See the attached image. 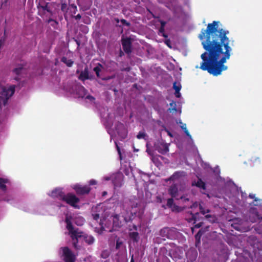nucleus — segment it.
<instances>
[{
    "instance_id": "nucleus-1",
    "label": "nucleus",
    "mask_w": 262,
    "mask_h": 262,
    "mask_svg": "<svg viewBox=\"0 0 262 262\" xmlns=\"http://www.w3.org/2000/svg\"><path fill=\"white\" fill-rule=\"evenodd\" d=\"M220 22L213 21L207 25L206 29H202L199 38L205 50L201 55L202 61L200 68L210 74L217 76L228 69L225 65L232 54L233 40L227 36L229 31L219 28Z\"/></svg>"
},
{
    "instance_id": "nucleus-2",
    "label": "nucleus",
    "mask_w": 262,
    "mask_h": 262,
    "mask_svg": "<svg viewBox=\"0 0 262 262\" xmlns=\"http://www.w3.org/2000/svg\"><path fill=\"white\" fill-rule=\"evenodd\" d=\"M16 85H10L8 86H3L1 95L0 96V107L7 104L8 99L14 94Z\"/></svg>"
},
{
    "instance_id": "nucleus-3",
    "label": "nucleus",
    "mask_w": 262,
    "mask_h": 262,
    "mask_svg": "<svg viewBox=\"0 0 262 262\" xmlns=\"http://www.w3.org/2000/svg\"><path fill=\"white\" fill-rule=\"evenodd\" d=\"M59 253L64 262H75L76 260V255L67 246L61 247Z\"/></svg>"
},
{
    "instance_id": "nucleus-4",
    "label": "nucleus",
    "mask_w": 262,
    "mask_h": 262,
    "mask_svg": "<svg viewBox=\"0 0 262 262\" xmlns=\"http://www.w3.org/2000/svg\"><path fill=\"white\" fill-rule=\"evenodd\" d=\"M62 201L75 209H79V206L77 204L80 202V199L73 193H68L66 194Z\"/></svg>"
},
{
    "instance_id": "nucleus-5",
    "label": "nucleus",
    "mask_w": 262,
    "mask_h": 262,
    "mask_svg": "<svg viewBox=\"0 0 262 262\" xmlns=\"http://www.w3.org/2000/svg\"><path fill=\"white\" fill-rule=\"evenodd\" d=\"M51 4L49 3L46 2L44 0H39L38 4L37 5V8L39 11V13H41V10L42 11V14H45L44 11H46L51 15L53 14V11L51 8Z\"/></svg>"
},
{
    "instance_id": "nucleus-6",
    "label": "nucleus",
    "mask_w": 262,
    "mask_h": 262,
    "mask_svg": "<svg viewBox=\"0 0 262 262\" xmlns=\"http://www.w3.org/2000/svg\"><path fill=\"white\" fill-rule=\"evenodd\" d=\"M154 148L159 153L164 155L169 151L168 146L161 140H158L154 144Z\"/></svg>"
},
{
    "instance_id": "nucleus-7",
    "label": "nucleus",
    "mask_w": 262,
    "mask_h": 262,
    "mask_svg": "<svg viewBox=\"0 0 262 262\" xmlns=\"http://www.w3.org/2000/svg\"><path fill=\"white\" fill-rule=\"evenodd\" d=\"M176 229L169 227H164L160 231V235L168 239H172L176 234Z\"/></svg>"
},
{
    "instance_id": "nucleus-8",
    "label": "nucleus",
    "mask_w": 262,
    "mask_h": 262,
    "mask_svg": "<svg viewBox=\"0 0 262 262\" xmlns=\"http://www.w3.org/2000/svg\"><path fill=\"white\" fill-rule=\"evenodd\" d=\"M25 73V69L22 65L19 66L18 67L14 68L12 70V74L14 76L13 79L18 82L20 81L23 75Z\"/></svg>"
},
{
    "instance_id": "nucleus-9",
    "label": "nucleus",
    "mask_w": 262,
    "mask_h": 262,
    "mask_svg": "<svg viewBox=\"0 0 262 262\" xmlns=\"http://www.w3.org/2000/svg\"><path fill=\"white\" fill-rule=\"evenodd\" d=\"M73 189L75 190L78 195L88 194L91 190L89 185L82 186L78 184L74 185L73 186Z\"/></svg>"
},
{
    "instance_id": "nucleus-10",
    "label": "nucleus",
    "mask_w": 262,
    "mask_h": 262,
    "mask_svg": "<svg viewBox=\"0 0 262 262\" xmlns=\"http://www.w3.org/2000/svg\"><path fill=\"white\" fill-rule=\"evenodd\" d=\"M82 236L83 232L80 231L70 235V237L72 240L73 247L76 250L80 249V246L78 245V243L79 241L82 239Z\"/></svg>"
},
{
    "instance_id": "nucleus-11",
    "label": "nucleus",
    "mask_w": 262,
    "mask_h": 262,
    "mask_svg": "<svg viewBox=\"0 0 262 262\" xmlns=\"http://www.w3.org/2000/svg\"><path fill=\"white\" fill-rule=\"evenodd\" d=\"M121 41L122 48L124 52L127 54H130L132 51L131 39L128 37L122 38Z\"/></svg>"
},
{
    "instance_id": "nucleus-12",
    "label": "nucleus",
    "mask_w": 262,
    "mask_h": 262,
    "mask_svg": "<svg viewBox=\"0 0 262 262\" xmlns=\"http://www.w3.org/2000/svg\"><path fill=\"white\" fill-rule=\"evenodd\" d=\"M167 206L170 208L172 211L180 212L183 210L182 207L178 206L174 203L173 198H169L167 200Z\"/></svg>"
},
{
    "instance_id": "nucleus-13",
    "label": "nucleus",
    "mask_w": 262,
    "mask_h": 262,
    "mask_svg": "<svg viewBox=\"0 0 262 262\" xmlns=\"http://www.w3.org/2000/svg\"><path fill=\"white\" fill-rule=\"evenodd\" d=\"M123 176L121 174H117L112 180V183L115 189L121 187L123 184Z\"/></svg>"
},
{
    "instance_id": "nucleus-14",
    "label": "nucleus",
    "mask_w": 262,
    "mask_h": 262,
    "mask_svg": "<svg viewBox=\"0 0 262 262\" xmlns=\"http://www.w3.org/2000/svg\"><path fill=\"white\" fill-rule=\"evenodd\" d=\"M168 192L169 194L173 198H175L176 200H179V199L177 198L178 196V188L176 184H172L169 188L168 190Z\"/></svg>"
},
{
    "instance_id": "nucleus-15",
    "label": "nucleus",
    "mask_w": 262,
    "mask_h": 262,
    "mask_svg": "<svg viewBox=\"0 0 262 262\" xmlns=\"http://www.w3.org/2000/svg\"><path fill=\"white\" fill-rule=\"evenodd\" d=\"M116 129L117 130L118 134L122 139H124L126 138L127 132L123 124L120 123L118 124Z\"/></svg>"
},
{
    "instance_id": "nucleus-16",
    "label": "nucleus",
    "mask_w": 262,
    "mask_h": 262,
    "mask_svg": "<svg viewBox=\"0 0 262 262\" xmlns=\"http://www.w3.org/2000/svg\"><path fill=\"white\" fill-rule=\"evenodd\" d=\"M66 193L62 191L61 188H56L51 192V195L53 197L57 198L59 200L62 201Z\"/></svg>"
},
{
    "instance_id": "nucleus-17",
    "label": "nucleus",
    "mask_w": 262,
    "mask_h": 262,
    "mask_svg": "<svg viewBox=\"0 0 262 262\" xmlns=\"http://www.w3.org/2000/svg\"><path fill=\"white\" fill-rule=\"evenodd\" d=\"M66 223L67 224V229L68 230L69 234L71 235L76 232L80 231L78 229H75L74 227L71 223V221L68 219H66Z\"/></svg>"
},
{
    "instance_id": "nucleus-18",
    "label": "nucleus",
    "mask_w": 262,
    "mask_h": 262,
    "mask_svg": "<svg viewBox=\"0 0 262 262\" xmlns=\"http://www.w3.org/2000/svg\"><path fill=\"white\" fill-rule=\"evenodd\" d=\"M185 172L184 171H176L168 179L169 181H176L179 180L180 178L184 177Z\"/></svg>"
},
{
    "instance_id": "nucleus-19",
    "label": "nucleus",
    "mask_w": 262,
    "mask_h": 262,
    "mask_svg": "<svg viewBox=\"0 0 262 262\" xmlns=\"http://www.w3.org/2000/svg\"><path fill=\"white\" fill-rule=\"evenodd\" d=\"M191 185L192 186H196L200 188H202L203 189H206L205 184L201 179H199L197 182L193 181L192 182Z\"/></svg>"
},
{
    "instance_id": "nucleus-20",
    "label": "nucleus",
    "mask_w": 262,
    "mask_h": 262,
    "mask_svg": "<svg viewBox=\"0 0 262 262\" xmlns=\"http://www.w3.org/2000/svg\"><path fill=\"white\" fill-rule=\"evenodd\" d=\"M82 239H83L89 245L92 244L94 242V238L92 236L85 234L83 232Z\"/></svg>"
},
{
    "instance_id": "nucleus-21",
    "label": "nucleus",
    "mask_w": 262,
    "mask_h": 262,
    "mask_svg": "<svg viewBox=\"0 0 262 262\" xmlns=\"http://www.w3.org/2000/svg\"><path fill=\"white\" fill-rule=\"evenodd\" d=\"M180 199L181 200L183 203L186 204V205H184V206L182 208L183 209L185 208L189 207L190 202L189 198H188L187 194H184L182 196H181L180 198Z\"/></svg>"
},
{
    "instance_id": "nucleus-22",
    "label": "nucleus",
    "mask_w": 262,
    "mask_h": 262,
    "mask_svg": "<svg viewBox=\"0 0 262 262\" xmlns=\"http://www.w3.org/2000/svg\"><path fill=\"white\" fill-rule=\"evenodd\" d=\"M9 182V180L3 178H0V189L3 191H6L7 186L6 184Z\"/></svg>"
},
{
    "instance_id": "nucleus-23",
    "label": "nucleus",
    "mask_w": 262,
    "mask_h": 262,
    "mask_svg": "<svg viewBox=\"0 0 262 262\" xmlns=\"http://www.w3.org/2000/svg\"><path fill=\"white\" fill-rule=\"evenodd\" d=\"M250 213L254 214L256 217V219H255L254 221H252V222H256L257 221H262V216H261L259 214L258 211H257V210L255 208H251L250 209Z\"/></svg>"
},
{
    "instance_id": "nucleus-24",
    "label": "nucleus",
    "mask_w": 262,
    "mask_h": 262,
    "mask_svg": "<svg viewBox=\"0 0 262 262\" xmlns=\"http://www.w3.org/2000/svg\"><path fill=\"white\" fill-rule=\"evenodd\" d=\"M129 237L133 240L134 242H138L139 241V233L137 232H132L129 233Z\"/></svg>"
},
{
    "instance_id": "nucleus-25",
    "label": "nucleus",
    "mask_w": 262,
    "mask_h": 262,
    "mask_svg": "<svg viewBox=\"0 0 262 262\" xmlns=\"http://www.w3.org/2000/svg\"><path fill=\"white\" fill-rule=\"evenodd\" d=\"M179 123L181 124L180 127L181 128L184 130V133L187 136H188L190 139H192L191 136L190 135L189 132H188V129L186 127V124L185 123H183L181 122V121H180Z\"/></svg>"
},
{
    "instance_id": "nucleus-26",
    "label": "nucleus",
    "mask_w": 262,
    "mask_h": 262,
    "mask_svg": "<svg viewBox=\"0 0 262 262\" xmlns=\"http://www.w3.org/2000/svg\"><path fill=\"white\" fill-rule=\"evenodd\" d=\"M61 61L65 63L68 67H71L73 64V61L69 59L66 57H63L61 59Z\"/></svg>"
},
{
    "instance_id": "nucleus-27",
    "label": "nucleus",
    "mask_w": 262,
    "mask_h": 262,
    "mask_svg": "<svg viewBox=\"0 0 262 262\" xmlns=\"http://www.w3.org/2000/svg\"><path fill=\"white\" fill-rule=\"evenodd\" d=\"M79 78V79L83 80V81L88 79H89L88 72L87 71H84L81 72V73L80 74Z\"/></svg>"
},
{
    "instance_id": "nucleus-28",
    "label": "nucleus",
    "mask_w": 262,
    "mask_h": 262,
    "mask_svg": "<svg viewBox=\"0 0 262 262\" xmlns=\"http://www.w3.org/2000/svg\"><path fill=\"white\" fill-rule=\"evenodd\" d=\"M102 68V64L100 63H98V66L95 67L93 69L94 71L95 72L96 76L97 77H100V72L101 71V68Z\"/></svg>"
},
{
    "instance_id": "nucleus-29",
    "label": "nucleus",
    "mask_w": 262,
    "mask_h": 262,
    "mask_svg": "<svg viewBox=\"0 0 262 262\" xmlns=\"http://www.w3.org/2000/svg\"><path fill=\"white\" fill-rule=\"evenodd\" d=\"M199 209L200 212L203 215H205L206 213H208L210 212V209L204 208L201 204H199Z\"/></svg>"
},
{
    "instance_id": "nucleus-30",
    "label": "nucleus",
    "mask_w": 262,
    "mask_h": 262,
    "mask_svg": "<svg viewBox=\"0 0 262 262\" xmlns=\"http://www.w3.org/2000/svg\"><path fill=\"white\" fill-rule=\"evenodd\" d=\"M252 204L256 206H262V200L258 198H255Z\"/></svg>"
},
{
    "instance_id": "nucleus-31",
    "label": "nucleus",
    "mask_w": 262,
    "mask_h": 262,
    "mask_svg": "<svg viewBox=\"0 0 262 262\" xmlns=\"http://www.w3.org/2000/svg\"><path fill=\"white\" fill-rule=\"evenodd\" d=\"M170 105L171 106L170 108L168 109V110L170 111V112H176L177 111V105L176 104V102L172 101L170 103Z\"/></svg>"
},
{
    "instance_id": "nucleus-32",
    "label": "nucleus",
    "mask_w": 262,
    "mask_h": 262,
    "mask_svg": "<svg viewBox=\"0 0 262 262\" xmlns=\"http://www.w3.org/2000/svg\"><path fill=\"white\" fill-rule=\"evenodd\" d=\"M110 255V253L107 250H104L102 252L101 256L103 258H107Z\"/></svg>"
},
{
    "instance_id": "nucleus-33",
    "label": "nucleus",
    "mask_w": 262,
    "mask_h": 262,
    "mask_svg": "<svg viewBox=\"0 0 262 262\" xmlns=\"http://www.w3.org/2000/svg\"><path fill=\"white\" fill-rule=\"evenodd\" d=\"M173 88L175 90V92L179 93V92H180L181 90V86L180 85H177L176 82H175L173 83Z\"/></svg>"
},
{
    "instance_id": "nucleus-34",
    "label": "nucleus",
    "mask_w": 262,
    "mask_h": 262,
    "mask_svg": "<svg viewBox=\"0 0 262 262\" xmlns=\"http://www.w3.org/2000/svg\"><path fill=\"white\" fill-rule=\"evenodd\" d=\"M192 215V219L194 221V223L195 221H197L198 219H199V213L196 212L195 213H191Z\"/></svg>"
},
{
    "instance_id": "nucleus-35",
    "label": "nucleus",
    "mask_w": 262,
    "mask_h": 262,
    "mask_svg": "<svg viewBox=\"0 0 262 262\" xmlns=\"http://www.w3.org/2000/svg\"><path fill=\"white\" fill-rule=\"evenodd\" d=\"M123 244V243L121 241H120L119 238L116 241V249H119L121 246Z\"/></svg>"
},
{
    "instance_id": "nucleus-36",
    "label": "nucleus",
    "mask_w": 262,
    "mask_h": 262,
    "mask_svg": "<svg viewBox=\"0 0 262 262\" xmlns=\"http://www.w3.org/2000/svg\"><path fill=\"white\" fill-rule=\"evenodd\" d=\"M164 27H160L159 31L160 33H162V36L164 37L167 38L168 37V35L164 33Z\"/></svg>"
},
{
    "instance_id": "nucleus-37",
    "label": "nucleus",
    "mask_w": 262,
    "mask_h": 262,
    "mask_svg": "<svg viewBox=\"0 0 262 262\" xmlns=\"http://www.w3.org/2000/svg\"><path fill=\"white\" fill-rule=\"evenodd\" d=\"M205 217L207 219H212V220H210L209 221L211 222H214V220H215V217L213 215H212L211 214H206L205 216Z\"/></svg>"
},
{
    "instance_id": "nucleus-38",
    "label": "nucleus",
    "mask_w": 262,
    "mask_h": 262,
    "mask_svg": "<svg viewBox=\"0 0 262 262\" xmlns=\"http://www.w3.org/2000/svg\"><path fill=\"white\" fill-rule=\"evenodd\" d=\"M120 21L124 26L127 27H129L130 26V24L124 19H121Z\"/></svg>"
},
{
    "instance_id": "nucleus-39",
    "label": "nucleus",
    "mask_w": 262,
    "mask_h": 262,
    "mask_svg": "<svg viewBox=\"0 0 262 262\" xmlns=\"http://www.w3.org/2000/svg\"><path fill=\"white\" fill-rule=\"evenodd\" d=\"M145 136V134L144 133L142 132H139V134L137 135V137L138 139H142L144 138Z\"/></svg>"
},
{
    "instance_id": "nucleus-40",
    "label": "nucleus",
    "mask_w": 262,
    "mask_h": 262,
    "mask_svg": "<svg viewBox=\"0 0 262 262\" xmlns=\"http://www.w3.org/2000/svg\"><path fill=\"white\" fill-rule=\"evenodd\" d=\"M93 218L94 220L97 221L100 217L99 214L98 213H93L92 214Z\"/></svg>"
},
{
    "instance_id": "nucleus-41",
    "label": "nucleus",
    "mask_w": 262,
    "mask_h": 262,
    "mask_svg": "<svg viewBox=\"0 0 262 262\" xmlns=\"http://www.w3.org/2000/svg\"><path fill=\"white\" fill-rule=\"evenodd\" d=\"M5 40L6 37L5 36L2 37V38L0 39V49L4 46V43L5 42Z\"/></svg>"
},
{
    "instance_id": "nucleus-42",
    "label": "nucleus",
    "mask_w": 262,
    "mask_h": 262,
    "mask_svg": "<svg viewBox=\"0 0 262 262\" xmlns=\"http://www.w3.org/2000/svg\"><path fill=\"white\" fill-rule=\"evenodd\" d=\"M71 8L73 9V14H76V11L77 10V7L76 6H75L74 4H73V5H71Z\"/></svg>"
},
{
    "instance_id": "nucleus-43",
    "label": "nucleus",
    "mask_w": 262,
    "mask_h": 262,
    "mask_svg": "<svg viewBox=\"0 0 262 262\" xmlns=\"http://www.w3.org/2000/svg\"><path fill=\"white\" fill-rule=\"evenodd\" d=\"M85 98L90 100V101H94L95 100V98L90 95H87Z\"/></svg>"
},
{
    "instance_id": "nucleus-44",
    "label": "nucleus",
    "mask_w": 262,
    "mask_h": 262,
    "mask_svg": "<svg viewBox=\"0 0 262 262\" xmlns=\"http://www.w3.org/2000/svg\"><path fill=\"white\" fill-rule=\"evenodd\" d=\"M165 44L168 47H169L170 48H171V43H170V41L169 39H167L165 41Z\"/></svg>"
},
{
    "instance_id": "nucleus-45",
    "label": "nucleus",
    "mask_w": 262,
    "mask_h": 262,
    "mask_svg": "<svg viewBox=\"0 0 262 262\" xmlns=\"http://www.w3.org/2000/svg\"><path fill=\"white\" fill-rule=\"evenodd\" d=\"M159 22L160 23L161 27L165 28V26L166 24V22L162 20H160Z\"/></svg>"
},
{
    "instance_id": "nucleus-46",
    "label": "nucleus",
    "mask_w": 262,
    "mask_h": 262,
    "mask_svg": "<svg viewBox=\"0 0 262 262\" xmlns=\"http://www.w3.org/2000/svg\"><path fill=\"white\" fill-rule=\"evenodd\" d=\"M231 226L235 230H239V227L238 225L235 224H232Z\"/></svg>"
},
{
    "instance_id": "nucleus-47",
    "label": "nucleus",
    "mask_w": 262,
    "mask_h": 262,
    "mask_svg": "<svg viewBox=\"0 0 262 262\" xmlns=\"http://www.w3.org/2000/svg\"><path fill=\"white\" fill-rule=\"evenodd\" d=\"M203 224V222H200L199 223H198L194 225V228H199L202 226Z\"/></svg>"
},
{
    "instance_id": "nucleus-48",
    "label": "nucleus",
    "mask_w": 262,
    "mask_h": 262,
    "mask_svg": "<svg viewBox=\"0 0 262 262\" xmlns=\"http://www.w3.org/2000/svg\"><path fill=\"white\" fill-rule=\"evenodd\" d=\"M52 21L54 22V23L55 25H57V24H58V22H57V21H56V20H54V19H52V18H50V19H49L48 20V21H47V23H48V24H49V23H51V22H52Z\"/></svg>"
},
{
    "instance_id": "nucleus-49",
    "label": "nucleus",
    "mask_w": 262,
    "mask_h": 262,
    "mask_svg": "<svg viewBox=\"0 0 262 262\" xmlns=\"http://www.w3.org/2000/svg\"><path fill=\"white\" fill-rule=\"evenodd\" d=\"M202 235V233H201V231L200 230L198 233L195 235V238L197 239L198 238H200Z\"/></svg>"
},
{
    "instance_id": "nucleus-50",
    "label": "nucleus",
    "mask_w": 262,
    "mask_h": 262,
    "mask_svg": "<svg viewBox=\"0 0 262 262\" xmlns=\"http://www.w3.org/2000/svg\"><path fill=\"white\" fill-rule=\"evenodd\" d=\"M96 184V181L94 180H91L89 182L90 185H93Z\"/></svg>"
},
{
    "instance_id": "nucleus-51",
    "label": "nucleus",
    "mask_w": 262,
    "mask_h": 262,
    "mask_svg": "<svg viewBox=\"0 0 262 262\" xmlns=\"http://www.w3.org/2000/svg\"><path fill=\"white\" fill-rule=\"evenodd\" d=\"M249 197L250 198V199H254V200H255V198H256L255 197V195L254 194H252V193H250L249 195Z\"/></svg>"
},
{
    "instance_id": "nucleus-52",
    "label": "nucleus",
    "mask_w": 262,
    "mask_h": 262,
    "mask_svg": "<svg viewBox=\"0 0 262 262\" xmlns=\"http://www.w3.org/2000/svg\"><path fill=\"white\" fill-rule=\"evenodd\" d=\"M75 19L79 20L81 18V16L80 14H77L76 16H74Z\"/></svg>"
},
{
    "instance_id": "nucleus-53",
    "label": "nucleus",
    "mask_w": 262,
    "mask_h": 262,
    "mask_svg": "<svg viewBox=\"0 0 262 262\" xmlns=\"http://www.w3.org/2000/svg\"><path fill=\"white\" fill-rule=\"evenodd\" d=\"M197 206H198V204L196 202L193 203L192 205H190V207L191 208L193 207H197Z\"/></svg>"
},
{
    "instance_id": "nucleus-54",
    "label": "nucleus",
    "mask_w": 262,
    "mask_h": 262,
    "mask_svg": "<svg viewBox=\"0 0 262 262\" xmlns=\"http://www.w3.org/2000/svg\"><path fill=\"white\" fill-rule=\"evenodd\" d=\"M175 95L177 97L179 98L181 96L180 92H179V93H177L176 92H175Z\"/></svg>"
},
{
    "instance_id": "nucleus-55",
    "label": "nucleus",
    "mask_w": 262,
    "mask_h": 262,
    "mask_svg": "<svg viewBox=\"0 0 262 262\" xmlns=\"http://www.w3.org/2000/svg\"><path fill=\"white\" fill-rule=\"evenodd\" d=\"M123 55H124L123 52L121 50H120V52H119V56H120V57H121V56H123Z\"/></svg>"
},
{
    "instance_id": "nucleus-56",
    "label": "nucleus",
    "mask_w": 262,
    "mask_h": 262,
    "mask_svg": "<svg viewBox=\"0 0 262 262\" xmlns=\"http://www.w3.org/2000/svg\"><path fill=\"white\" fill-rule=\"evenodd\" d=\"M8 0H5V1L2 3V6L4 5H6L7 3Z\"/></svg>"
},
{
    "instance_id": "nucleus-57",
    "label": "nucleus",
    "mask_w": 262,
    "mask_h": 262,
    "mask_svg": "<svg viewBox=\"0 0 262 262\" xmlns=\"http://www.w3.org/2000/svg\"><path fill=\"white\" fill-rule=\"evenodd\" d=\"M8 0H5V1L2 3V6L4 5H6L7 3Z\"/></svg>"
},
{
    "instance_id": "nucleus-58",
    "label": "nucleus",
    "mask_w": 262,
    "mask_h": 262,
    "mask_svg": "<svg viewBox=\"0 0 262 262\" xmlns=\"http://www.w3.org/2000/svg\"><path fill=\"white\" fill-rule=\"evenodd\" d=\"M100 225L101 226V228H103V227L102 226V219H101L100 221Z\"/></svg>"
},
{
    "instance_id": "nucleus-59",
    "label": "nucleus",
    "mask_w": 262,
    "mask_h": 262,
    "mask_svg": "<svg viewBox=\"0 0 262 262\" xmlns=\"http://www.w3.org/2000/svg\"><path fill=\"white\" fill-rule=\"evenodd\" d=\"M117 150H118V151L119 154H121L120 150V148H119V147H118V146L117 145Z\"/></svg>"
},
{
    "instance_id": "nucleus-60",
    "label": "nucleus",
    "mask_w": 262,
    "mask_h": 262,
    "mask_svg": "<svg viewBox=\"0 0 262 262\" xmlns=\"http://www.w3.org/2000/svg\"><path fill=\"white\" fill-rule=\"evenodd\" d=\"M157 200H158V201H159L160 203L162 202V200H161V199L160 198V197H157Z\"/></svg>"
},
{
    "instance_id": "nucleus-61",
    "label": "nucleus",
    "mask_w": 262,
    "mask_h": 262,
    "mask_svg": "<svg viewBox=\"0 0 262 262\" xmlns=\"http://www.w3.org/2000/svg\"><path fill=\"white\" fill-rule=\"evenodd\" d=\"M130 262H135V261H134V258H133V256H132V258H131Z\"/></svg>"
},
{
    "instance_id": "nucleus-62",
    "label": "nucleus",
    "mask_w": 262,
    "mask_h": 262,
    "mask_svg": "<svg viewBox=\"0 0 262 262\" xmlns=\"http://www.w3.org/2000/svg\"><path fill=\"white\" fill-rule=\"evenodd\" d=\"M156 262H161V259L160 258L157 259Z\"/></svg>"
},
{
    "instance_id": "nucleus-63",
    "label": "nucleus",
    "mask_w": 262,
    "mask_h": 262,
    "mask_svg": "<svg viewBox=\"0 0 262 262\" xmlns=\"http://www.w3.org/2000/svg\"><path fill=\"white\" fill-rule=\"evenodd\" d=\"M107 194V192L106 191H104L103 192V194H102V195L103 196H104L105 195H106Z\"/></svg>"
},
{
    "instance_id": "nucleus-64",
    "label": "nucleus",
    "mask_w": 262,
    "mask_h": 262,
    "mask_svg": "<svg viewBox=\"0 0 262 262\" xmlns=\"http://www.w3.org/2000/svg\"><path fill=\"white\" fill-rule=\"evenodd\" d=\"M81 89L82 90V91H83V92H85V91H86V90H85V89L84 88V87H83V86H82V87H81Z\"/></svg>"
}]
</instances>
